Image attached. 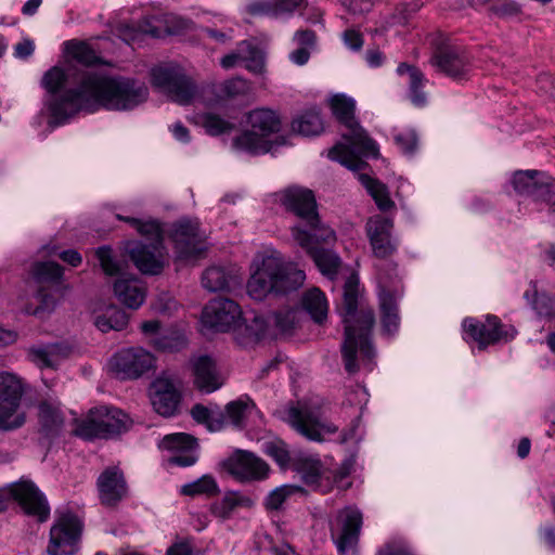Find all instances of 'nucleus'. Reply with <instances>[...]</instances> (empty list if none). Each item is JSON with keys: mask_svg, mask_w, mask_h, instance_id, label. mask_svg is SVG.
<instances>
[{"mask_svg": "<svg viewBox=\"0 0 555 555\" xmlns=\"http://www.w3.org/2000/svg\"><path fill=\"white\" fill-rule=\"evenodd\" d=\"M333 115L346 127L343 138L348 144L338 143L328 151V157L352 171H361L367 164L362 157H377L378 146L354 117L356 101L346 94H335L330 99Z\"/></svg>", "mask_w": 555, "mask_h": 555, "instance_id": "3", "label": "nucleus"}, {"mask_svg": "<svg viewBox=\"0 0 555 555\" xmlns=\"http://www.w3.org/2000/svg\"><path fill=\"white\" fill-rule=\"evenodd\" d=\"M392 228V220L380 215L367 220L365 231L375 257L385 259L396 251L397 246L391 238Z\"/></svg>", "mask_w": 555, "mask_h": 555, "instance_id": "21", "label": "nucleus"}, {"mask_svg": "<svg viewBox=\"0 0 555 555\" xmlns=\"http://www.w3.org/2000/svg\"><path fill=\"white\" fill-rule=\"evenodd\" d=\"M379 307L382 312L383 330L388 334H395L400 324L397 300L393 294L385 291L379 293Z\"/></svg>", "mask_w": 555, "mask_h": 555, "instance_id": "32", "label": "nucleus"}, {"mask_svg": "<svg viewBox=\"0 0 555 555\" xmlns=\"http://www.w3.org/2000/svg\"><path fill=\"white\" fill-rule=\"evenodd\" d=\"M219 492L217 481L210 475H204L197 480L181 487V493L189 496L215 495Z\"/></svg>", "mask_w": 555, "mask_h": 555, "instance_id": "46", "label": "nucleus"}, {"mask_svg": "<svg viewBox=\"0 0 555 555\" xmlns=\"http://www.w3.org/2000/svg\"><path fill=\"white\" fill-rule=\"evenodd\" d=\"M491 10L501 17L517 15L520 12L519 5L512 0H499L492 5Z\"/></svg>", "mask_w": 555, "mask_h": 555, "instance_id": "61", "label": "nucleus"}, {"mask_svg": "<svg viewBox=\"0 0 555 555\" xmlns=\"http://www.w3.org/2000/svg\"><path fill=\"white\" fill-rule=\"evenodd\" d=\"M462 325L464 332L469 335L473 340L478 343L480 349L493 345L501 339L513 338L516 334L513 326H509L508 330H504V325L495 315H488L486 322L474 318H466Z\"/></svg>", "mask_w": 555, "mask_h": 555, "instance_id": "17", "label": "nucleus"}, {"mask_svg": "<svg viewBox=\"0 0 555 555\" xmlns=\"http://www.w3.org/2000/svg\"><path fill=\"white\" fill-rule=\"evenodd\" d=\"M223 91L228 96H237L248 91V83L245 79L234 78L224 83Z\"/></svg>", "mask_w": 555, "mask_h": 555, "instance_id": "64", "label": "nucleus"}, {"mask_svg": "<svg viewBox=\"0 0 555 555\" xmlns=\"http://www.w3.org/2000/svg\"><path fill=\"white\" fill-rule=\"evenodd\" d=\"M130 426L131 420L121 410L99 405L76 421L74 434L85 440L109 439L127 431Z\"/></svg>", "mask_w": 555, "mask_h": 555, "instance_id": "6", "label": "nucleus"}, {"mask_svg": "<svg viewBox=\"0 0 555 555\" xmlns=\"http://www.w3.org/2000/svg\"><path fill=\"white\" fill-rule=\"evenodd\" d=\"M247 124L251 129L235 137L233 147L254 155L268 153L271 144L267 138L282 127L280 115L270 108H255L247 114Z\"/></svg>", "mask_w": 555, "mask_h": 555, "instance_id": "7", "label": "nucleus"}, {"mask_svg": "<svg viewBox=\"0 0 555 555\" xmlns=\"http://www.w3.org/2000/svg\"><path fill=\"white\" fill-rule=\"evenodd\" d=\"M254 505V500L248 495L238 491H228L219 502L212 504L211 513L216 517L227 519L236 508H251Z\"/></svg>", "mask_w": 555, "mask_h": 555, "instance_id": "30", "label": "nucleus"}, {"mask_svg": "<svg viewBox=\"0 0 555 555\" xmlns=\"http://www.w3.org/2000/svg\"><path fill=\"white\" fill-rule=\"evenodd\" d=\"M399 75L409 76L410 98L414 105L424 106L426 104V94L422 91L425 82L424 74L415 66L408 63H400L397 68Z\"/></svg>", "mask_w": 555, "mask_h": 555, "instance_id": "33", "label": "nucleus"}, {"mask_svg": "<svg viewBox=\"0 0 555 555\" xmlns=\"http://www.w3.org/2000/svg\"><path fill=\"white\" fill-rule=\"evenodd\" d=\"M254 410H256V405L247 396L229 402L222 411L225 416V425L230 424L236 429H243L246 426L247 417Z\"/></svg>", "mask_w": 555, "mask_h": 555, "instance_id": "29", "label": "nucleus"}, {"mask_svg": "<svg viewBox=\"0 0 555 555\" xmlns=\"http://www.w3.org/2000/svg\"><path fill=\"white\" fill-rule=\"evenodd\" d=\"M242 311L232 299L218 297L210 300L204 308L202 321L204 325L217 331L228 332L241 328Z\"/></svg>", "mask_w": 555, "mask_h": 555, "instance_id": "14", "label": "nucleus"}, {"mask_svg": "<svg viewBox=\"0 0 555 555\" xmlns=\"http://www.w3.org/2000/svg\"><path fill=\"white\" fill-rule=\"evenodd\" d=\"M430 63L440 73L453 78L464 79L472 70V60L463 47L446 46L439 48Z\"/></svg>", "mask_w": 555, "mask_h": 555, "instance_id": "18", "label": "nucleus"}, {"mask_svg": "<svg viewBox=\"0 0 555 555\" xmlns=\"http://www.w3.org/2000/svg\"><path fill=\"white\" fill-rule=\"evenodd\" d=\"M306 225L309 229L305 230L311 235L314 246H321V244L330 245L336 242L335 232L331 228L321 223L319 214H317L315 224L308 220L306 221Z\"/></svg>", "mask_w": 555, "mask_h": 555, "instance_id": "48", "label": "nucleus"}, {"mask_svg": "<svg viewBox=\"0 0 555 555\" xmlns=\"http://www.w3.org/2000/svg\"><path fill=\"white\" fill-rule=\"evenodd\" d=\"M264 453L272 457L280 466H286L292 461L286 444L283 441L266 442Z\"/></svg>", "mask_w": 555, "mask_h": 555, "instance_id": "54", "label": "nucleus"}, {"mask_svg": "<svg viewBox=\"0 0 555 555\" xmlns=\"http://www.w3.org/2000/svg\"><path fill=\"white\" fill-rule=\"evenodd\" d=\"M395 142L406 154L413 153L417 147V137L414 131H404L396 134Z\"/></svg>", "mask_w": 555, "mask_h": 555, "instance_id": "59", "label": "nucleus"}, {"mask_svg": "<svg viewBox=\"0 0 555 555\" xmlns=\"http://www.w3.org/2000/svg\"><path fill=\"white\" fill-rule=\"evenodd\" d=\"M294 468L301 474L304 481L307 485H314L318 482L322 463L317 455L297 454L292 460Z\"/></svg>", "mask_w": 555, "mask_h": 555, "instance_id": "35", "label": "nucleus"}, {"mask_svg": "<svg viewBox=\"0 0 555 555\" xmlns=\"http://www.w3.org/2000/svg\"><path fill=\"white\" fill-rule=\"evenodd\" d=\"M177 257L189 260L202 255L205 249V236L196 220L181 219L172 224L170 234Z\"/></svg>", "mask_w": 555, "mask_h": 555, "instance_id": "13", "label": "nucleus"}, {"mask_svg": "<svg viewBox=\"0 0 555 555\" xmlns=\"http://www.w3.org/2000/svg\"><path fill=\"white\" fill-rule=\"evenodd\" d=\"M292 235L298 245L311 257L320 272L333 280L338 274L343 261L337 253L323 246H314L311 235L301 225L292 228Z\"/></svg>", "mask_w": 555, "mask_h": 555, "instance_id": "15", "label": "nucleus"}, {"mask_svg": "<svg viewBox=\"0 0 555 555\" xmlns=\"http://www.w3.org/2000/svg\"><path fill=\"white\" fill-rule=\"evenodd\" d=\"M420 9L421 4L418 2L402 3L398 5L392 14L393 23L406 25Z\"/></svg>", "mask_w": 555, "mask_h": 555, "instance_id": "56", "label": "nucleus"}, {"mask_svg": "<svg viewBox=\"0 0 555 555\" xmlns=\"http://www.w3.org/2000/svg\"><path fill=\"white\" fill-rule=\"evenodd\" d=\"M43 88L51 94L48 108L56 125L80 111H131L147 100L149 89L133 78L94 70L50 68L42 77Z\"/></svg>", "mask_w": 555, "mask_h": 555, "instance_id": "1", "label": "nucleus"}, {"mask_svg": "<svg viewBox=\"0 0 555 555\" xmlns=\"http://www.w3.org/2000/svg\"><path fill=\"white\" fill-rule=\"evenodd\" d=\"M271 319L274 322L275 326L282 333H287L295 325V322L297 319V310L291 309V308L282 309V310L274 312L272 314Z\"/></svg>", "mask_w": 555, "mask_h": 555, "instance_id": "55", "label": "nucleus"}, {"mask_svg": "<svg viewBox=\"0 0 555 555\" xmlns=\"http://www.w3.org/2000/svg\"><path fill=\"white\" fill-rule=\"evenodd\" d=\"M118 300L130 309H138L145 299V287L138 279L119 278L114 284Z\"/></svg>", "mask_w": 555, "mask_h": 555, "instance_id": "27", "label": "nucleus"}, {"mask_svg": "<svg viewBox=\"0 0 555 555\" xmlns=\"http://www.w3.org/2000/svg\"><path fill=\"white\" fill-rule=\"evenodd\" d=\"M223 468L240 482L259 481L268 477L269 465L254 453L237 450L223 462Z\"/></svg>", "mask_w": 555, "mask_h": 555, "instance_id": "16", "label": "nucleus"}, {"mask_svg": "<svg viewBox=\"0 0 555 555\" xmlns=\"http://www.w3.org/2000/svg\"><path fill=\"white\" fill-rule=\"evenodd\" d=\"M343 322L345 338L341 356L346 372L348 374H356L361 370L371 372L376 358L371 340L375 315L372 308L358 309V284L353 278L348 279L344 286Z\"/></svg>", "mask_w": 555, "mask_h": 555, "instance_id": "2", "label": "nucleus"}, {"mask_svg": "<svg viewBox=\"0 0 555 555\" xmlns=\"http://www.w3.org/2000/svg\"><path fill=\"white\" fill-rule=\"evenodd\" d=\"M202 125L205 128L206 132L210 135L228 133L234 129L233 122H230L214 113L203 115Z\"/></svg>", "mask_w": 555, "mask_h": 555, "instance_id": "51", "label": "nucleus"}, {"mask_svg": "<svg viewBox=\"0 0 555 555\" xmlns=\"http://www.w3.org/2000/svg\"><path fill=\"white\" fill-rule=\"evenodd\" d=\"M541 175H543V172L537 170L516 172L513 178L515 191L520 195H526L531 198L533 191H535L538 186Z\"/></svg>", "mask_w": 555, "mask_h": 555, "instance_id": "44", "label": "nucleus"}, {"mask_svg": "<svg viewBox=\"0 0 555 555\" xmlns=\"http://www.w3.org/2000/svg\"><path fill=\"white\" fill-rule=\"evenodd\" d=\"M24 393L25 383L21 377L0 372V430H14L25 424V414L18 412Z\"/></svg>", "mask_w": 555, "mask_h": 555, "instance_id": "8", "label": "nucleus"}, {"mask_svg": "<svg viewBox=\"0 0 555 555\" xmlns=\"http://www.w3.org/2000/svg\"><path fill=\"white\" fill-rule=\"evenodd\" d=\"M295 489L291 486H281L272 490L264 499L263 505L267 511H278Z\"/></svg>", "mask_w": 555, "mask_h": 555, "instance_id": "53", "label": "nucleus"}, {"mask_svg": "<svg viewBox=\"0 0 555 555\" xmlns=\"http://www.w3.org/2000/svg\"><path fill=\"white\" fill-rule=\"evenodd\" d=\"M66 49L78 64L92 66L99 64L101 61L100 56L88 43L68 41L66 43Z\"/></svg>", "mask_w": 555, "mask_h": 555, "instance_id": "45", "label": "nucleus"}, {"mask_svg": "<svg viewBox=\"0 0 555 555\" xmlns=\"http://www.w3.org/2000/svg\"><path fill=\"white\" fill-rule=\"evenodd\" d=\"M302 306L317 323H322L327 317V301L319 288H312L305 293Z\"/></svg>", "mask_w": 555, "mask_h": 555, "instance_id": "37", "label": "nucleus"}, {"mask_svg": "<svg viewBox=\"0 0 555 555\" xmlns=\"http://www.w3.org/2000/svg\"><path fill=\"white\" fill-rule=\"evenodd\" d=\"M232 275L223 268L212 266L202 275V284L209 292L224 291L229 287Z\"/></svg>", "mask_w": 555, "mask_h": 555, "instance_id": "42", "label": "nucleus"}, {"mask_svg": "<svg viewBox=\"0 0 555 555\" xmlns=\"http://www.w3.org/2000/svg\"><path fill=\"white\" fill-rule=\"evenodd\" d=\"M191 415L197 423L206 425L210 431L220 430L225 426V416L219 409H208L198 403L192 408Z\"/></svg>", "mask_w": 555, "mask_h": 555, "instance_id": "39", "label": "nucleus"}, {"mask_svg": "<svg viewBox=\"0 0 555 555\" xmlns=\"http://www.w3.org/2000/svg\"><path fill=\"white\" fill-rule=\"evenodd\" d=\"M292 130L295 133L311 137L323 131V121L317 109H308L292 121Z\"/></svg>", "mask_w": 555, "mask_h": 555, "instance_id": "36", "label": "nucleus"}, {"mask_svg": "<svg viewBox=\"0 0 555 555\" xmlns=\"http://www.w3.org/2000/svg\"><path fill=\"white\" fill-rule=\"evenodd\" d=\"M127 250L131 261L143 274L162 273L165 267L163 246L133 242L128 245Z\"/></svg>", "mask_w": 555, "mask_h": 555, "instance_id": "22", "label": "nucleus"}, {"mask_svg": "<svg viewBox=\"0 0 555 555\" xmlns=\"http://www.w3.org/2000/svg\"><path fill=\"white\" fill-rule=\"evenodd\" d=\"M374 0H343V5L353 15H363L373 8Z\"/></svg>", "mask_w": 555, "mask_h": 555, "instance_id": "62", "label": "nucleus"}, {"mask_svg": "<svg viewBox=\"0 0 555 555\" xmlns=\"http://www.w3.org/2000/svg\"><path fill=\"white\" fill-rule=\"evenodd\" d=\"M128 321L129 317L124 310L109 307L104 313L96 317L94 324L101 332L107 333L109 331H122Z\"/></svg>", "mask_w": 555, "mask_h": 555, "instance_id": "38", "label": "nucleus"}, {"mask_svg": "<svg viewBox=\"0 0 555 555\" xmlns=\"http://www.w3.org/2000/svg\"><path fill=\"white\" fill-rule=\"evenodd\" d=\"M31 275L39 284L59 283L63 276V268L53 261L36 262Z\"/></svg>", "mask_w": 555, "mask_h": 555, "instance_id": "43", "label": "nucleus"}, {"mask_svg": "<svg viewBox=\"0 0 555 555\" xmlns=\"http://www.w3.org/2000/svg\"><path fill=\"white\" fill-rule=\"evenodd\" d=\"M151 77L153 86L179 104H190L197 93L196 85L180 66L155 67Z\"/></svg>", "mask_w": 555, "mask_h": 555, "instance_id": "9", "label": "nucleus"}, {"mask_svg": "<svg viewBox=\"0 0 555 555\" xmlns=\"http://www.w3.org/2000/svg\"><path fill=\"white\" fill-rule=\"evenodd\" d=\"M273 415L309 441L323 442L339 429L323 417L321 403L313 400L289 402L278 408Z\"/></svg>", "mask_w": 555, "mask_h": 555, "instance_id": "5", "label": "nucleus"}, {"mask_svg": "<svg viewBox=\"0 0 555 555\" xmlns=\"http://www.w3.org/2000/svg\"><path fill=\"white\" fill-rule=\"evenodd\" d=\"M275 201L287 211L293 212L302 221L315 224L317 202L311 190L301 186H289L275 194Z\"/></svg>", "mask_w": 555, "mask_h": 555, "instance_id": "19", "label": "nucleus"}, {"mask_svg": "<svg viewBox=\"0 0 555 555\" xmlns=\"http://www.w3.org/2000/svg\"><path fill=\"white\" fill-rule=\"evenodd\" d=\"M194 385L203 392L210 393L219 389L223 382L215 361L208 356H199L191 360Z\"/></svg>", "mask_w": 555, "mask_h": 555, "instance_id": "25", "label": "nucleus"}, {"mask_svg": "<svg viewBox=\"0 0 555 555\" xmlns=\"http://www.w3.org/2000/svg\"><path fill=\"white\" fill-rule=\"evenodd\" d=\"M37 300L40 302L38 307L35 309H26L25 312L27 314H39L41 311L51 310L55 306L54 296L48 292L44 287H41L37 291L36 294Z\"/></svg>", "mask_w": 555, "mask_h": 555, "instance_id": "58", "label": "nucleus"}, {"mask_svg": "<svg viewBox=\"0 0 555 555\" xmlns=\"http://www.w3.org/2000/svg\"><path fill=\"white\" fill-rule=\"evenodd\" d=\"M70 352L66 345L54 343L33 346L28 349V358L40 369H56Z\"/></svg>", "mask_w": 555, "mask_h": 555, "instance_id": "26", "label": "nucleus"}, {"mask_svg": "<svg viewBox=\"0 0 555 555\" xmlns=\"http://www.w3.org/2000/svg\"><path fill=\"white\" fill-rule=\"evenodd\" d=\"M99 498L103 505L115 506L128 493L127 482L118 467L106 468L96 481Z\"/></svg>", "mask_w": 555, "mask_h": 555, "instance_id": "24", "label": "nucleus"}, {"mask_svg": "<svg viewBox=\"0 0 555 555\" xmlns=\"http://www.w3.org/2000/svg\"><path fill=\"white\" fill-rule=\"evenodd\" d=\"M530 289L526 291L524 298L535 311L537 315L544 319H552L555 317V299L550 294L538 292V283L530 281Z\"/></svg>", "mask_w": 555, "mask_h": 555, "instance_id": "31", "label": "nucleus"}, {"mask_svg": "<svg viewBox=\"0 0 555 555\" xmlns=\"http://www.w3.org/2000/svg\"><path fill=\"white\" fill-rule=\"evenodd\" d=\"M254 264L256 269L247 282V292L256 300H262L270 293L296 291L306 279L302 270L284 262L282 255L275 250L259 255Z\"/></svg>", "mask_w": 555, "mask_h": 555, "instance_id": "4", "label": "nucleus"}, {"mask_svg": "<svg viewBox=\"0 0 555 555\" xmlns=\"http://www.w3.org/2000/svg\"><path fill=\"white\" fill-rule=\"evenodd\" d=\"M247 11L251 15L274 17V0H258L248 4Z\"/></svg>", "mask_w": 555, "mask_h": 555, "instance_id": "60", "label": "nucleus"}, {"mask_svg": "<svg viewBox=\"0 0 555 555\" xmlns=\"http://www.w3.org/2000/svg\"><path fill=\"white\" fill-rule=\"evenodd\" d=\"M235 331L245 335L246 344L259 340L267 332L268 323L264 318L255 315L249 323L242 324Z\"/></svg>", "mask_w": 555, "mask_h": 555, "instance_id": "49", "label": "nucleus"}, {"mask_svg": "<svg viewBox=\"0 0 555 555\" xmlns=\"http://www.w3.org/2000/svg\"><path fill=\"white\" fill-rule=\"evenodd\" d=\"M361 526L362 514L360 511L349 507L338 513L337 527L331 529V534L340 555L357 546Z\"/></svg>", "mask_w": 555, "mask_h": 555, "instance_id": "20", "label": "nucleus"}, {"mask_svg": "<svg viewBox=\"0 0 555 555\" xmlns=\"http://www.w3.org/2000/svg\"><path fill=\"white\" fill-rule=\"evenodd\" d=\"M38 420L40 424V430L47 437H54L59 435L64 425V416L59 406L48 401H42L39 403Z\"/></svg>", "mask_w": 555, "mask_h": 555, "instance_id": "28", "label": "nucleus"}, {"mask_svg": "<svg viewBox=\"0 0 555 555\" xmlns=\"http://www.w3.org/2000/svg\"><path fill=\"white\" fill-rule=\"evenodd\" d=\"M181 393L176 384L165 377L156 378L151 385V402L162 416H173L180 405Z\"/></svg>", "mask_w": 555, "mask_h": 555, "instance_id": "23", "label": "nucleus"}, {"mask_svg": "<svg viewBox=\"0 0 555 555\" xmlns=\"http://www.w3.org/2000/svg\"><path fill=\"white\" fill-rule=\"evenodd\" d=\"M82 531L81 520L74 514L60 516L50 530V555H73Z\"/></svg>", "mask_w": 555, "mask_h": 555, "instance_id": "12", "label": "nucleus"}, {"mask_svg": "<svg viewBox=\"0 0 555 555\" xmlns=\"http://www.w3.org/2000/svg\"><path fill=\"white\" fill-rule=\"evenodd\" d=\"M160 447L163 449L179 453L185 450H196L197 441L193 436L189 434L177 433L165 436L162 440Z\"/></svg>", "mask_w": 555, "mask_h": 555, "instance_id": "47", "label": "nucleus"}, {"mask_svg": "<svg viewBox=\"0 0 555 555\" xmlns=\"http://www.w3.org/2000/svg\"><path fill=\"white\" fill-rule=\"evenodd\" d=\"M95 256L100 262L103 272L113 276L120 272V266L115 260L113 249L109 246H101L95 250Z\"/></svg>", "mask_w": 555, "mask_h": 555, "instance_id": "52", "label": "nucleus"}, {"mask_svg": "<svg viewBox=\"0 0 555 555\" xmlns=\"http://www.w3.org/2000/svg\"><path fill=\"white\" fill-rule=\"evenodd\" d=\"M10 498L18 503L25 514L37 517L41 522L48 519L49 504L31 481L21 480L11 485L9 489L0 490V512L7 508Z\"/></svg>", "mask_w": 555, "mask_h": 555, "instance_id": "10", "label": "nucleus"}, {"mask_svg": "<svg viewBox=\"0 0 555 555\" xmlns=\"http://www.w3.org/2000/svg\"><path fill=\"white\" fill-rule=\"evenodd\" d=\"M376 555H415L411 546L403 540H391L385 543Z\"/></svg>", "mask_w": 555, "mask_h": 555, "instance_id": "57", "label": "nucleus"}, {"mask_svg": "<svg viewBox=\"0 0 555 555\" xmlns=\"http://www.w3.org/2000/svg\"><path fill=\"white\" fill-rule=\"evenodd\" d=\"M109 365L116 377L137 379L154 367L155 358L141 347H130L116 352Z\"/></svg>", "mask_w": 555, "mask_h": 555, "instance_id": "11", "label": "nucleus"}, {"mask_svg": "<svg viewBox=\"0 0 555 555\" xmlns=\"http://www.w3.org/2000/svg\"><path fill=\"white\" fill-rule=\"evenodd\" d=\"M359 180L373 197L379 210L389 211L395 208V202L390 198L388 188L384 183L365 173H361Z\"/></svg>", "mask_w": 555, "mask_h": 555, "instance_id": "34", "label": "nucleus"}, {"mask_svg": "<svg viewBox=\"0 0 555 555\" xmlns=\"http://www.w3.org/2000/svg\"><path fill=\"white\" fill-rule=\"evenodd\" d=\"M242 62L246 68L254 74H262L266 66L264 52L251 41L244 40L241 42Z\"/></svg>", "mask_w": 555, "mask_h": 555, "instance_id": "41", "label": "nucleus"}, {"mask_svg": "<svg viewBox=\"0 0 555 555\" xmlns=\"http://www.w3.org/2000/svg\"><path fill=\"white\" fill-rule=\"evenodd\" d=\"M119 220H122L129 223L132 228H134L142 236L151 240V244H155L157 246H163V230L160 223L156 220H146L143 221L141 219L132 218V217H124L117 215Z\"/></svg>", "mask_w": 555, "mask_h": 555, "instance_id": "40", "label": "nucleus"}, {"mask_svg": "<svg viewBox=\"0 0 555 555\" xmlns=\"http://www.w3.org/2000/svg\"><path fill=\"white\" fill-rule=\"evenodd\" d=\"M534 202H544L555 205V179L545 175L540 176V181L531 197Z\"/></svg>", "mask_w": 555, "mask_h": 555, "instance_id": "50", "label": "nucleus"}, {"mask_svg": "<svg viewBox=\"0 0 555 555\" xmlns=\"http://www.w3.org/2000/svg\"><path fill=\"white\" fill-rule=\"evenodd\" d=\"M302 2L304 0H274V17L294 13Z\"/></svg>", "mask_w": 555, "mask_h": 555, "instance_id": "63", "label": "nucleus"}]
</instances>
